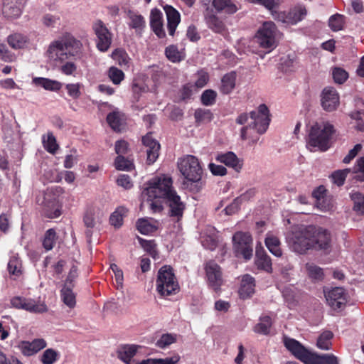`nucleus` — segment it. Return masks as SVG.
<instances>
[{
  "label": "nucleus",
  "instance_id": "nucleus-1",
  "mask_svg": "<svg viewBox=\"0 0 364 364\" xmlns=\"http://www.w3.org/2000/svg\"><path fill=\"white\" fill-rule=\"evenodd\" d=\"M82 43L71 33H65L49 44L46 50L47 57L57 63H64L60 71L65 75L74 76L77 65L72 61H67L71 58L79 56L82 53Z\"/></svg>",
  "mask_w": 364,
  "mask_h": 364
},
{
  "label": "nucleus",
  "instance_id": "nucleus-2",
  "mask_svg": "<svg viewBox=\"0 0 364 364\" xmlns=\"http://www.w3.org/2000/svg\"><path fill=\"white\" fill-rule=\"evenodd\" d=\"M173 181L170 176L162 175L149 181L142 191V197L146 198L149 208L153 213L163 210L162 199H166L174 191Z\"/></svg>",
  "mask_w": 364,
  "mask_h": 364
},
{
  "label": "nucleus",
  "instance_id": "nucleus-3",
  "mask_svg": "<svg viewBox=\"0 0 364 364\" xmlns=\"http://www.w3.org/2000/svg\"><path fill=\"white\" fill-rule=\"evenodd\" d=\"M270 120L269 111L264 104L260 105L257 109L249 114H240L236 119V122L240 125L247 124L240 130L242 139L252 138L253 132H256L259 134H264L268 129Z\"/></svg>",
  "mask_w": 364,
  "mask_h": 364
},
{
  "label": "nucleus",
  "instance_id": "nucleus-4",
  "mask_svg": "<svg viewBox=\"0 0 364 364\" xmlns=\"http://www.w3.org/2000/svg\"><path fill=\"white\" fill-rule=\"evenodd\" d=\"M335 133L333 126L328 122H316L309 130L306 146L311 151H327Z\"/></svg>",
  "mask_w": 364,
  "mask_h": 364
},
{
  "label": "nucleus",
  "instance_id": "nucleus-5",
  "mask_svg": "<svg viewBox=\"0 0 364 364\" xmlns=\"http://www.w3.org/2000/svg\"><path fill=\"white\" fill-rule=\"evenodd\" d=\"M65 199V193L60 186H53L46 189L42 198L37 199V203L43 206L46 216L55 218L60 216L59 203Z\"/></svg>",
  "mask_w": 364,
  "mask_h": 364
},
{
  "label": "nucleus",
  "instance_id": "nucleus-6",
  "mask_svg": "<svg viewBox=\"0 0 364 364\" xmlns=\"http://www.w3.org/2000/svg\"><path fill=\"white\" fill-rule=\"evenodd\" d=\"M311 230V225L293 228L287 236V242L290 249L299 254H304L312 249Z\"/></svg>",
  "mask_w": 364,
  "mask_h": 364
},
{
  "label": "nucleus",
  "instance_id": "nucleus-7",
  "mask_svg": "<svg viewBox=\"0 0 364 364\" xmlns=\"http://www.w3.org/2000/svg\"><path fill=\"white\" fill-rule=\"evenodd\" d=\"M156 287L157 292L164 297L174 295L179 291L178 282L171 267L166 265L159 269Z\"/></svg>",
  "mask_w": 364,
  "mask_h": 364
},
{
  "label": "nucleus",
  "instance_id": "nucleus-8",
  "mask_svg": "<svg viewBox=\"0 0 364 364\" xmlns=\"http://www.w3.org/2000/svg\"><path fill=\"white\" fill-rule=\"evenodd\" d=\"M178 168L183 178L190 183L201 180L203 168L199 159L193 155H186L178 159Z\"/></svg>",
  "mask_w": 364,
  "mask_h": 364
},
{
  "label": "nucleus",
  "instance_id": "nucleus-9",
  "mask_svg": "<svg viewBox=\"0 0 364 364\" xmlns=\"http://www.w3.org/2000/svg\"><path fill=\"white\" fill-rule=\"evenodd\" d=\"M278 30L272 21L264 22L257 33V38L260 47L268 49L269 52L277 45Z\"/></svg>",
  "mask_w": 364,
  "mask_h": 364
},
{
  "label": "nucleus",
  "instance_id": "nucleus-10",
  "mask_svg": "<svg viewBox=\"0 0 364 364\" xmlns=\"http://www.w3.org/2000/svg\"><path fill=\"white\" fill-rule=\"evenodd\" d=\"M233 250L237 257L249 260L252 257V237L249 232H237L232 237Z\"/></svg>",
  "mask_w": 364,
  "mask_h": 364
},
{
  "label": "nucleus",
  "instance_id": "nucleus-11",
  "mask_svg": "<svg viewBox=\"0 0 364 364\" xmlns=\"http://www.w3.org/2000/svg\"><path fill=\"white\" fill-rule=\"evenodd\" d=\"M11 304L14 308L23 309L32 314H43L48 311L45 301L40 299L35 300L31 298L14 296L11 299Z\"/></svg>",
  "mask_w": 364,
  "mask_h": 364
},
{
  "label": "nucleus",
  "instance_id": "nucleus-12",
  "mask_svg": "<svg viewBox=\"0 0 364 364\" xmlns=\"http://www.w3.org/2000/svg\"><path fill=\"white\" fill-rule=\"evenodd\" d=\"M353 173V178L359 181H364V158H359L354 165L353 171L350 168L338 170L331 174L333 183L341 186L344 183L346 176L349 173Z\"/></svg>",
  "mask_w": 364,
  "mask_h": 364
},
{
  "label": "nucleus",
  "instance_id": "nucleus-13",
  "mask_svg": "<svg viewBox=\"0 0 364 364\" xmlns=\"http://www.w3.org/2000/svg\"><path fill=\"white\" fill-rule=\"evenodd\" d=\"M92 29L97 36V48L101 52H106L109 48L112 41V34L101 21L97 20L92 24Z\"/></svg>",
  "mask_w": 364,
  "mask_h": 364
},
{
  "label": "nucleus",
  "instance_id": "nucleus-14",
  "mask_svg": "<svg viewBox=\"0 0 364 364\" xmlns=\"http://www.w3.org/2000/svg\"><path fill=\"white\" fill-rule=\"evenodd\" d=\"M205 270L208 287L218 292L224 282L220 266L213 261H209L205 264Z\"/></svg>",
  "mask_w": 364,
  "mask_h": 364
},
{
  "label": "nucleus",
  "instance_id": "nucleus-15",
  "mask_svg": "<svg viewBox=\"0 0 364 364\" xmlns=\"http://www.w3.org/2000/svg\"><path fill=\"white\" fill-rule=\"evenodd\" d=\"M312 227L311 240L312 249L328 250L331 248V235L328 230L321 227Z\"/></svg>",
  "mask_w": 364,
  "mask_h": 364
},
{
  "label": "nucleus",
  "instance_id": "nucleus-16",
  "mask_svg": "<svg viewBox=\"0 0 364 364\" xmlns=\"http://www.w3.org/2000/svg\"><path fill=\"white\" fill-rule=\"evenodd\" d=\"M284 345L287 349L297 359L304 363L309 362L314 353H311L298 341L289 337H284Z\"/></svg>",
  "mask_w": 364,
  "mask_h": 364
},
{
  "label": "nucleus",
  "instance_id": "nucleus-17",
  "mask_svg": "<svg viewBox=\"0 0 364 364\" xmlns=\"http://www.w3.org/2000/svg\"><path fill=\"white\" fill-rule=\"evenodd\" d=\"M324 294L328 304L334 310L341 309L346 302V293L342 287L324 290Z\"/></svg>",
  "mask_w": 364,
  "mask_h": 364
},
{
  "label": "nucleus",
  "instance_id": "nucleus-18",
  "mask_svg": "<svg viewBox=\"0 0 364 364\" xmlns=\"http://www.w3.org/2000/svg\"><path fill=\"white\" fill-rule=\"evenodd\" d=\"M47 346L46 341L43 338H36L32 341H20L18 342L16 348L24 355L31 356L38 353Z\"/></svg>",
  "mask_w": 364,
  "mask_h": 364
},
{
  "label": "nucleus",
  "instance_id": "nucleus-19",
  "mask_svg": "<svg viewBox=\"0 0 364 364\" xmlns=\"http://www.w3.org/2000/svg\"><path fill=\"white\" fill-rule=\"evenodd\" d=\"M26 0H3L2 14L8 19L19 18Z\"/></svg>",
  "mask_w": 364,
  "mask_h": 364
},
{
  "label": "nucleus",
  "instance_id": "nucleus-20",
  "mask_svg": "<svg viewBox=\"0 0 364 364\" xmlns=\"http://www.w3.org/2000/svg\"><path fill=\"white\" fill-rule=\"evenodd\" d=\"M339 105V96L336 90L332 87H327L323 90L321 97V105L328 111L335 110Z\"/></svg>",
  "mask_w": 364,
  "mask_h": 364
},
{
  "label": "nucleus",
  "instance_id": "nucleus-21",
  "mask_svg": "<svg viewBox=\"0 0 364 364\" xmlns=\"http://www.w3.org/2000/svg\"><path fill=\"white\" fill-rule=\"evenodd\" d=\"M215 160L224 164L228 167L233 168L236 172H240L242 168V161L232 151L218 153L215 156Z\"/></svg>",
  "mask_w": 364,
  "mask_h": 364
},
{
  "label": "nucleus",
  "instance_id": "nucleus-22",
  "mask_svg": "<svg viewBox=\"0 0 364 364\" xmlns=\"http://www.w3.org/2000/svg\"><path fill=\"white\" fill-rule=\"evenodd\" d=\"M150 26L153 32L159 38L166 36L163 24V14L156 8L151 10L150 13Z\"/></svg>",
  "mask_w": 364,
  "mask_h": 364
},
{
  "label": "nucleus",
  "instance_id": "nucleus-23",
  "mask_svg": "<svg viewBox=\"0 0 364 364\" xmlns=\"http://www.w3.org/2000/svg\"><path fill=\"white\" fill-rule=\"evenodd\" d=\"M165 200L169 207L170 215L177 218H181L185 209V204L176 191L174 190Z\"/></svg>",
  "mask_w": 364,
  "mask_h": 364
},
{
  "label": "nucleus",
  "instance_id": "nucleus-24",
  "mask_svg": "<svg viewBox=\"0 0 364 364\" xmlns=\"http://www.w3.org/2000/svg\"><path fill=\"white\" fill-rule=\"evenodd\" d=\"M142 142L146 147L147 161L149 164L154 163L159 157L160 149L159 143L154 139L150 134H146L142 138Z\"/></svg>",
  "mask_w": 364,
  "mask_h": 364
},
{
  "label": "nucleus",
  "instance_id": "nucleus-25",
  "mask_svg": "<svg viewBox=\"0 0 364 364\" xmlns=\"http://www.w3.org/2000/svg\"><path fill=\"white\" fill-rule=\"evenodd\" d=\"M326 189L323 186H319L312 192V196L316 200V206L322 211H328L332 208L331 200L326 198Z\"/></svg>",
  "mask_w": 364,
  "mask_h": 364
},
{
  "label": "nucleus",
  "instance_id": "nucleus-26",
  "mask_svg": "<svg viewBox=\"0 0 364 364\" xmlns=\"http://www.w3.org/2000/svg\"><path fill=\"white\" fill-rule=\"evenodd\" d=\"M164 9L166 14L168 33L170 36H173L181 21V15L172 6L166 5L164 6Z\"/></svg>",
  "mask_w": 364,
  "mask_h": 364
},
{
  "label": "nucleus",
  "instance_id": "nucleus-27",
  "mask_svg": "<svg viewBox=\"0 0 364 364\" xmlns=\"http://www.w3.org/2000/svg\"><path fill=\"white\" fill-rule=\"evenodd\" d=\"M255 279L249 274L244 275L238 291L240 298L245 299L250 297L255 292Z\"/></svg>",
  "mask_w": 364,
  "mask_h": 364
},
{
  "label": "nucleus",
  "instance_id": "nucleus-28",
  "mask_svg": "<svg viewBox=\"0 0 364 364\" xmlns=\"http://www.w3.org/2000/svg\"><path fill=\"white\" fill-rule=\"evenodd\" d=\"M138 346L135 345H126L122 346L118 350L119 358L127 364L136 363L137 360L133 359L136 355Z\"/></svg>",
  "mask_w": 364,
  "mask_h": 364
},
{
  "label": "nucleus",
  "instance_id": "nucleus-29",
  "mask_svg": "<svg viewBox=\"0 0 364 364\" xmlns=\"http://www.w3.org/2000/svg\"><path fill=\"white\" fill-rule=\"evenodd\" d=\"M208 232L201 236L202 245L208 250H213L217 247L218 235L216 230L213 227H209L207 229Z\"/></svg>",
  "mask_w": 364,
  "mask_h": 364
},
{
  "label": "nucleus",
  "instance_id": "nucleus-30",
  "mask_svg": "<svg viewBox=\"0 0 364 364\" xmlns=\"http://www.w3.org/2000/svg\"><path fill=\"white\" fill-rule=\"evenodd\" d=\"M33 83L49 91H58L63 86V84L58 80L40 77L33 78Z\"/></svg>",
  "mask_w": 364,
  "mask_h": 364
},
{
  "label": "nucleus",
  "instance_id": "nucleus-31",
  "mask_svg": "<svg viewBox=\"0 0 364 364\" xmlns=\"http://www.w3.org/2000/svg\"><path fill=\"white\" fill-rule=\"evenodd\" d=\"M264 242L266 247L272 255L278 257L282 256L281 242L277 236L272 232H268Z\"/></svg>",
  "mask_w": 364,
  "mask_h": 364
},
{
  "label": "nucleus",
  "instance_id": "nucleus-32",
  "mask_svg": "<svg viewBox=\"0 0 364 364\" xmlns=\"http://www.w3.org/2000/svg\"><path fill=\"white\" fill-rule=\"evenodd\" d=\"M208 27L215 33H220L225 31L224 23L214 14L208 12L205 16Z\"/></svg>",
  "mask_w": 364,
  "mask_h": 364
},
{
  "label": "nucleus",
  "instance_id": "nucleus-33",
  "mask_svg": "<svg viewBox=\"0 0 364 364\" xmlns=\"http://www.w3.org/2000/svg\"><path fill=\"white\" fill-rule=\"evenodd\" d=\"M213 6L218 12L233 14L238 10L237 6L231 0H213Z\"/></svg>",
  "mask_w": 364,
  "mask_h": 364
},
{
  "label": "nucleus",
  "instance_id": "nucleus-34",
  "mask_svg": "<svg viewBox=\"0 0 364 364\" xmlns=\"http://www.w3.org/2000/svg\"><path fill=\"white\" fill-rule=\"evenodd\" d=\"M333 336L334 335L331 331L326 330L322 331L316 339L317 348L322 350H329L331 349Z\"/></svg>",
  "mask_w": 364,
  "mask_h": 364
},
{
  "label": "nucleus",
  "instance_id": "nucleus-35",
  "mask_svg": "<svg viewBox=\"0 0 364 364\" xmlns=\"http://www.w3.org/2000/svg\"><path fill=\"white\" fill-rule=\"evenodd\" d=\"M255 264L259 269L267 272H271L272 270L271 259L263 250L257 248Z\"/></svg>",
  "mask_w": 364,
  "mask_h": 364
},
{
  "label": "nucleus",
  "instance_id": "nucleus-36",
  "mask_svg": "<svg viewBox=\"0 0 364 364\" xmlns=\"http://www.w3.org/2000/svg\"><path fill=\"white\" fill-rule=\"evenodd\" d=\"M7 42L14 49H23L27 46L28 38L23 34L14 33L7 37Z\"/></svg>",
  "mask_w": 364,
  "mask_h": 364
},
{
  "label": "nucleus",
  "instance_id": "nucleus-37",
  "mask_svg": "<svg viewBox=\"0 0 364 364\" xmlns=\"http://www.w3.org/2000/svg\"><path fill=\"white\" fill-rule=\"evenodd\" d=\"M136 228L141 234L149 235L154 232L157 227L152 218H140L136 222Z\"/></svg>",
  "mask_w": 364,
  "mask_h": 364
},
{
  "label": "nucleus",
  "instance_id": "nucleus-38",
  "mask_svg": "<svg viewBox=\"0 0 364 364\" xmlns=\"http://www.w3.org/2000/svg\"><path fill=\"white\" fill-rule=\"evenodd\" d=\"M236 73L230 72L225 74L221 80L220 92L224 95L230 94L235 87Z\"/></svg>",
  "mask_w": 364,
  "mask_h": 364
},
{
  "label": "nucleus",
  "instance_id": "nucleus-39",
  "mask_svg": "<svg viewBox=\"0 0 364 364\" xmlns=\"http://www.w3.org/2000/svg\"><path fill=\"white\" fill-rule=\"evenodd\" d=\"M306 364H339L338 358L333 354L313 353Z\"/></svg>",
  "mask_w": 364,
  "mask_h": 364
},
{
  "label": "nucleus",
  "instance_id": "nucleus-40",
  "mask_svg": "<svg viewBox=\"0 0 364 364\" xmlns=\"http://www.w3.org/2000/svg\"><path fill=\"white\" fill-rule=\"evenodd\" d=\"M72 288L73 287L70 286H63L60 291L62 301L70 309L75 307L76 304L75 294L73 291Z\"/></svg>",
  "mask_w": 364,
  "mask_h": 364
},
{
  "label": "nucleus",
  "instance_id": "nucleus-41",
  "mask_svg": "<svg viewBox=\"0 0 364 364\" xmlns=\"http://www.w3.org/2000/svg\"><path fill=\"white\" fill-rule=\"evenodd\" d=\"M180 355L175 354L171 357L160 359L148 358L141 361H136L132 364H177L180 360Z\"/></svg>",
  "mask_w": 364,
  "mask_h": 364
},
{
  "label": "nucleus",
  "instance_id": "nucleus-42",
  "mask_svg": "<svg viewBox=\"0 0 364 364\" xmlns=\"http://www.w3.org/2000/svg\"><path fill=\"white\" fill-rule=\"evenodd\" d=\"M306 15V10L303 6H297L289 11V23L294 25L301 21Z\"/></svg>",
  "mask_w": 364,
  "mask_h": 364
},
{
  "label": "nucleus",
  "instance_id": "nucleus-43",
  "mask_svg": "<svg viewBox=\"0 0 364 364\" xmlns=\"http://www.w3.org/2000/svg\"><path fill=\"white\" fill-rule=\"evenodd\" d=\"M272 321L269 316H262L259 322L255 326V332L263 335H267L270 331Z\"/></svg>",
  "mask_w": 364,
  "mask_h": 364
},
{
  "label": "nucleus",
  "instance_id": "nucleus-44",
  "mask_svg": "<svg viewBox=\"0 0 364 364\" xmlns=\"http://www.w3.org/2000/svg\"><path fill=\"white\" fill-rule=\"evenodd\" d=\"M42 141L45 149L50 154H55L58 149L59 146L52 132H48L43 135L42 136Z\"/></svg>",
  "mask_w": 364,
  "mask_h": 364
},
{
  "label": "nucleus",
  "instance_id": "nucleus-45",
  "mask_svg": "<svg viewBox=\"0 0 364 364\" xmlns=\"http://www.w3.org/2000/svg\"><path fill=\"white\" fill-rule=\"evenodd\" d=\"M112 58L117 62V63L123 68H129L131 58L127 52L121 48L116 49L112 53Z\"/></svg>",
  "mask_w": 364,
  "mask_h": 364
},
{
  "label": "nucleus",
  "instance_id": "nucleus-46",
  "mask_svg": "<svg viewBox=\"0 0 364 364\" xmlns=\"http://www.w3.org/2000/svg\"><path fill=\"white\" fill-rule=\"evenodd\" d=\"M3 139L4 141L9 145L10 144L15 143V146L17 150H19L21 148L18 136L12 130L11 127H3Z\"/></svg>",
  "mask_w": 364,
  "mask_h": 364
},
{
  "label": "nucleus",
  "instance_id": "nucleus-47",
  "mask_svg": "<svg viewBox=\"0 0 364 364\" xmlns=\"http://www.w3.org/2000/svg\"><path fill=\"white\" fill-rule=\"evenodd\" d=\"M122 115L118 111L110 112L107 117V122L114 131L119 132L122 129Z\"/></svg>",
  "mask_w": 364,
  "mask_h": 364
},
{
  "label": "nucleus",
  "instance_id": "nucleus-48",
  "mask_svg": "<svg viewBox=\"0 0 364 364\" xmlns=\"http://www.w3.org/2000/svg\"><path fill=\"white\" fill-rule=\"evenodd\" d=\"M22 264L17 255L11 256L8 262V270L11 274L18 276L21 274Z\"/></svg>",
  "mask_w": 364,
  "mask_h": 364
},
{
  "label": "nucleus",
  "instance_id": "nucleus-49",
  "mask_svg": "<svg viewBox=\"0 0 364 364\" xmlns=\"http://www.w3.org/2000/svg\"><path fill=\"white\" fill-rule=\"evenodd\" d=\"M344 19V16L341 14L332 15L328 19V26L333 31H339L343 28Z\"/></svg>",
  "mask_w": 364,
  "mask_h": 364
},
{
  "label": "nucleus",
  "instance_id": "nucleus-50",
  "mask_svg": "<svg viewBox=\"0 0 364 364\" xmlns=\"http://www.w3.org/2000/svg\"><path fill=\"white\" fill-rule=\"evenodd\" d=\"M60 353L53 349H46L41 356V361L43 364H54L59 358Z\"/></svg>",
  "mask_w": 364,
  "mask_h": 364
},
{
  "label": "nucleus",
  "instance_id": "nucleus-51",
  "mask_svg": "<svg viewBox=\"0 0 364 364\" xmlns=\"http://www.w3.org/2000/svg\"><path fill=\"white\" fill-rule=\"evenodd\" d=\"M194 117L198 124H206L213 119V114L209 109H198L195 111Z\"/></svg>",
  "mask_w": 364,
  "mask_h": 364
},
{
  "label": "nucleus",
  "instance_id": "nucleus-52",
  "mask_svg": "<svg viewBox=\"0 0 364 364\" xmlns=\"http://www.w3.org/2000/svg\"><path fill=\"white\" fill-rule=\"evenodd\" d=\"M129 19V27L135 29L136 32L141 31L145 27V20L141 15L130 14Z\"/></svg>",
  "mask_w": 364,
  "mask_h": 364
},
{
  "label": "nucleus",
  "instance_id": "nucleus-53",
  "mask_svg": "<svg viewBox=\"0 0 364 364\" xmlns=\"http://www.w3.org/2000/svg\"><path fill=\"white\" fill-rule=\"evenodd\" d=\"M305 268L309 277L312 279L321 280L323 279V270L319 267L313 263H307Z\"/></svg>",
  "mask_w": 364,
  "mask_h": 364
},
{
  "label": "nucleus",
  "instance_id": "nucleus-54",
  "mask_svg": "<svg viewBox=\"0 0 364 364\" xmlns=\"http://www.w3.org/2000/svg\"><path fill=\"white\" fill-rule=\"evenodd\" d=\"M108 77L114 85H118L124 79V73L117 67H110L108 70Z\"/></svg>",
  "mask_w": 364,
  "mask_h": 364
},
{
  "label": "nucleus",
  "instance_id": "nucleus-55",
  "mask_svg": "<svg viewBox=\"0 0 364 364\" xmlns=\"http://www.w3.org/2000/svg\"><path fill=\"white\" fill-rule=\"evenodd\" d=\"M56 232L54 229H48L43 240V246L46 250H50L53 248L56 241Z\"/></svg>",
  "mask_w": 364,
  "mask_h": 364
},
{
  "label": "nucleus",
  "instance_id": "nucleus-56",
  "mask_svg": "<svg viewBox=\"0 0 364 364\" xmlns=\"http://www.w3.org/2000/svg\"><path fill=\"white\" fill-rule=\"evenodd\" d=\"M127 213L126 208H118L110 216L109 221L112 225L119 228L122 225L123 216Z\"/></svg>",
  "mask_w": 364,
  "mask_h": 364
},
{
  "label": "nucleus",
  "instance_id": "nucleus-57",
  "mask_svg": "<svg viewBox=\"0 0 364 364\" xmlns=\"http://www.w3.org/2000/svg\"><path fill=\"white\" fill-rule=\"evenodd\" d=\"M249 194L250 193L247 192L245 194L241 195L240 197L235 198L232 203H231L224 209L225 214L230 215L236 213L238 210L242 201L247 199V195Z\"/></svg>",
  "mask_w": 364,
  "mask_h": 364
},
{
  "label": "nucleus",
  "instance_id": "nucleus-58",
  "mask_svg": "<svg viewBox=\"0 0 364 364\" xmlns=\"http://www.w3.org/2000/svg\"><path fill=\"white\" fill-rule=\"evenodd\" d=\"M351 199L353 200V210L359 214L364 213V195L358 192L351 194Z\"/></svg>",
  "mask_w": 364,
  "mask_h": 364
},
{
  "label": "nucleus",
  "instance_id": "nucleus-59",
  "mask_svg": "<svg viewBox=\"0 0 364 364\" xmlns=\"http://www.w3.org/2000/svg\"><path fill=\"white\" fill-rule=\"evenodd\" d=\"M217 92L211 89L205 90L201 95L200 100L203 105L211 106L215 104Z\"/></svg>",
  "mask_w": 364,
  "mask_h": 364
},
{
  "label": "nucleus",
  "instance_id": "nucleus-60",
  "mask_svg": "<svg viewBox=\"0 0 364 364\" xmlns=\"http://www.w3.org/2000/svg\"><path fill=\"white\" fill-rule=\"evenodd\" d=\"M166 58L173 63H178L182 60V56L176 46H168L165 50Z\"/></svg>",
  "mask_w": 364,
  "mask_h": 364
},
{
  "label": "nucleus",
  "instance_id": "nucleus-61",
  "mask_svg": "<svg viewBox=\"0 0 364 364\" xmlns=\"http://www.w3.org/2000/svg\"><path fill=\"white\" fill-rule=\"evenodd\" d=\"M114 166L117 170L129 171L133 167V163L131 160L119 155L114 161Z\"/></svg>",
  "mask_w": 364,
  "mask_h": 364
},
{
  "label": "nucleus",
  "instance_id": "nucleus-62",
  "mask_svg": "<svg viewBox=\"0 0 364 364\" xmlns=\"http://www.w3.org/2000/svg\"><path fill=\"white\" fill-rule=\"evenodd\" d=\"M176 341V337L173 334L166 333L163 334L159 339L156 341V346L160 348H165L170 346L171 344L175 343Z\"/></svg>",
  "mask_w": 364,
  "mask_h": 364
},
{
  "label": "nucleus",
  "instance_id": "nucleus-63",
  "mask_svg": "<svg viewBox=\"0 0 364 364\" xmlns=\"http://www.w3.org/2000/svg\"><path fill=\"white\" fill-rule=\"evenodd\" d=\"M60 17L57 15L46 14L42 17V23L47 28H54L59 23Z\"/></svg>",
  "mask_w": 364,
  "mask_h": 364
},
{
  "label": "nucleus",
  "instance_id": "nucleus-64",
  "mask_svg": "<svg viewBox=\"0 0 364 364\" xmlns=\"http://www.w3.org/2000/svg\"><path fill=\"white\" fill-rule=\"evenodd\" d=\"M332 75L335 82L338 84L343 83L348 77V73L340 68H333Z\"/></svg>",
  "mask_w": 364,
  "mask_h": 364
}]
</instances>
